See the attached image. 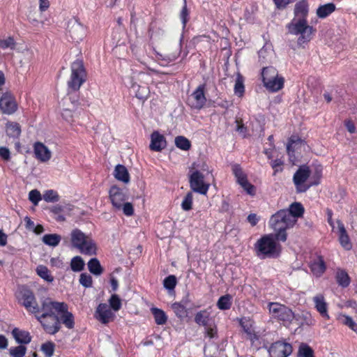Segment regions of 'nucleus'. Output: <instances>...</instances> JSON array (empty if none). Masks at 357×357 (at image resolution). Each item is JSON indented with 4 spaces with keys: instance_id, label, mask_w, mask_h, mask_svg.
Instances as JSON below:
<instances>
[{
    "instance_id": "nucleus-1",
    "label": "nucleus",
    "mask_w": 357,
    "mask_h": 357,
    "mask_svg": "<svg viewBox=\"0 0 357 357\" xmlns=\"http://www.w3.org/2000/svg\"><path fill=\"white\" fill-rule=\"evenodd\" d=\"M308 14V3L306 0H301L294 7V17L287 26L289 33L299 36L297 40L298 45L304 47L312 39L314 29L308 25L307 16Z\"/></svg>"
},
{
    "instance_id": "nucleus-2",
    "label": "nucleus",
    "mask_w": 357,
    "mask_h": 357,
    "mask_svg": "<svg viewBox=\"0 0 357 357\" xmlns=\"http://www.w3.org/2000/svg\"><path fill=\"white\" fill-rule=\"evenodd\" d=\"M211 174L206 162L198 159L189 167L188 180L190 188L192 192L206 195L211 184L207 182L206 177Z\"/></svg>"
},
{
    "instance_id": "nucleus-3",
    "label": "nucleus",
    "mask_w": 357,
    "mask_h": 357,
    "mask_svg": "<svg viewBox=\"0 0 357 357\" xmlns=\"http://www.w3.org/2000/svg\"><path fill=\"white\" fill-rule=\"evenodd\" d=\"M296 223L295 218L290 215L285 209L280 210L273 214L269 221L271 227L276 231L275 238L283 242L287 240L286 230L293 227Z\"/></svg>"
},
{
    "instance_id": "nucleus-4",
    "label": "nucleus",
    "mask_w": 357,
    "mask_h": 357,
    "mask_svg": "<svg viewBox=\"0 0 357 357\" xmlns=\"http://www.w3.org/2000/svg\"><path fill=\"white\" fill-rule=\"evenodd\" d=\"M70 236L73 247L77 248L82 253L88 255L96 254L97 246L91 236L77 229L71 231Z\"/></svg>"
},
{
    "instance_id": "nucleus-5",
    "label": "nucleus",
    "mask_w": 357,
    "mask_h": 357,
    "mask_svg": "<svg viewBox=\"0 0 357 357\" xmlns=\"http://www.w3.org/2000/svg\"><path fill=\"white\" fill-rule=\"evenodd\" d=\"M262 77L264 84L268 91L276 92L283 88L284 78L278 75L275 68L273 67L264 68Z\"/></svg>"
},
{
    "instance_id": "nucleus-6",
    "label": "nucleus",
    "mask_w": 357,
    "mask_h": 357,
    "mask_svg": "<svg viewBox=\"0 0 357 357\" xmlns=\"http://www.w3.org/2000/svg\"><path fill=\"white\" fill-rule=\"evenodd\" d=\"M278 247L273 234L262 236L256 243L258 255H263L268 257L277 255L279 253Z\"/></svg>"
},
{
    "instance_id": "nucleus-7",
    "label": "nucleus",
    "mask_w": 357,
    "mask_h": 357,
    "mask_svg": "<svg viewBox=\"0 0 357 357\" xmlns=\"http://www.w3.org/2000/svg\"><path fill=\"white\" fill-rule=\"evenodd\" d=\"M85 75L86 73L82 61L77 60L73 62L71 66L70 79L68 83V87L73 91L79 90L85 81Z\"/></svg>"
},
{
    "instance_id": "nucleus-8",
    "label": "nucleus",
    "mask_w": 357,
    "mask_h": 357,
    "mask_svg": "<svg viewBox=\"0 0 357 357\" xmlns=\"http://www.w3.org/2000/svg\"><path fill=\"white\" fill-rule=\"evenodd\" d=\"M269 312L274 319H277L285 324L290 323L294 314L288 307L279 303H271L268 305Z\"/></svg>"
},
{
    "instance_id": "nucleus-9",
    "label": "nucleus",
    "mask_w": 357,
    "mask_h": 357,
    "mask_svg": "<svg viewBox=\"0 0 357 357\" xmlns=\"http://www.w3.org/2000/svg\"><path fill=\"white\" fill-rule=\"evenodd\" d=\"M310 173L311 172L309 167L306 165L301 166L295 172L293 177V181L296 186L297 192H305L310 188V183H305L310 176Z\"/></svg>"
},
{
    "instance_id": "nucleus-10",
    "label": "nucleus",
    "mask_w": 357,
    "mask_h": 357,
    "mask_svg": "<svg viewBox=\"0 0 357 357\" xmlns=\"http://www.w3.org/2000/svg\"><path fill=\"white\" fill-rule=\"evenodd\" d=\"M36 317L47 333L54 335L59 331L61 324L58 314Z\"/></svg>"
},
{
    "instance_id": "nucleus-11",
    "label": "nucleus",
    "mask_w": 357,
    "mask_h": 357,
    "mask_svg": "<svg viewBox=\"0 0 357 357\" xmlns=\"http://www.w3.org/2000/svg\"><path fill=\"white\" fill-rule=\"evenodd\" d=\"M181 44L176 43L174 45H167L160 52H157V59L162 61L165 64L175 61L181 53Z\"/></svg>"
},
{
    "instance_id": "nucleus-12",
    "label": "nucleus",
    "mask_w": 357,
    "mask_h": 357,
    "mask_svg": "<svg viewBox=\"0 0 357 357\" xmlns=\"http://www.w3.org/2000/svg\"><path fill=\"white\" fill-rule=\"evenodd\" d=\"M18 108L14 96L10 92H5L0 98V110L3 114L10 115Z\"/></svg>"
},
{
    "instance_id": "nucleus-13",
    "label": "nucleus",
    "mask_w": 357,
    "mask_h": 357,
    "mask_svg": "<svg viewBox=\"0 0 357 357\" xmlns=\"http://www.w3.org/2000/svg\"><path fill=\"white\" fill-rule=\"evenodd\" d=\"M232 172L236 178L237 183L247 192L248 194H255V186L248 182L247 176L239 165H232Z\"/></svg>"
},
{
    "instance_id": "nucleus-14",
    "label": "nucleus",
    "mask_w": 357,
    "mask_h": 357,
    "mask_svg": "<svg viewBox=\"0 0 357 357\" xmlns=\"http://www.w3.org/2000/svg\"><path fill=\"white\" fill-rule=\"evenodd\" d=\"M62 307H65V303L53 301L51 298H45L43 303L41 307L40 308V316H49L58 314L60 313V310Z\"/></svg>"
},
{
    "instance_id": "nucleus-15",
    "label": "nucleus",
    "mask_w": 357,
    "mask_h": 357,
    "mask_svg": "<svg viewBox=\"0 0 357 357\" xmlns=\"http://www.w3.org/2000/svg\"><path fill=\"white\" fill-rule=\"evenodd\" d=\"M268 352L271 357H287L292 353V346L278 341L271 346Z\"/></svg>"
},
{
    "instance_id": "nucleus-16",
    "label": "nucleus",
    "mask_w": 357,
    "mask_h": 357,
    "mask_svg": "<svg viewBox=\"0 0 357 357\" xmlns=\"http://www.w3.org/2000/svg\"><path fill=\"white\" fill-rule=\"evenodd\" d=\"M68 31L72 39L77 43L82 41L86 36V28L76 20L68 22Z\"/></svg>"
},
{
    "instance_id": "nucleus-17",
    "label": "nucleus",
    "mask_w": 357,
    "mask_h": 357,
    "mask_svg": "<svg viewBox=\"0 0 357 357\" xmlns=\"http://www.w3.org/2000/svg\"><path fill=\"white\" fill-rule=\"evenodd\" d=\"M109 198L113 207L116 208L121 207V204L127 199L128 195L123 189L114 185L109 190Z\"/></svg>"
},
{
    "instance_id": "nucleus-18",
    "label": "nucleus",
    "mask_w": 357,
    "mask_h": 357,
    "mask_svg": "<svg viewBox=\"0 0 357 357\" xmlns=\"http://www.w3.org/2000/svg\"><path fill=\"white\" fill-rule=\"evenodd\" d=\"M115 317L110 307L106 303H100L96 311V318L102 324L112 321Z\"/></svg>"
},
{
    "instance_id": "nucleus-19",
    "label": "nucleus",
    "mask_w": 357,
    "mask_h": 357,
    "mask_svg": "<svg viewBox=\"0 0 357 357\" xmlns=\"http://www.w3.org/2000/svg\"><path fill=\"white\" fill-rule=\"evenodd\" d=\"M205 85H199L191 95V107L195 109H201L206 103V98L204 95Z\"/></svg>"
},
{
    "instance_id": "nucleus-20",
    "label": "nucleus",
    "mask_w": 357,
    "mask_h": 357,
    "mask_svg": "<svg viewBox=\"0 0 357 357\" xmlns=\"http://www.w3.org/2000/svg\"><path fill=\"white\" fill-rule=\"evenodd\" d=\"M33 152L37 160L42 162L49 161L52 157V152L41 142H36L33 144Z\"/></svg>"
},
{
    "instance_id": "nucleus-21",
    "label": "nucleus",
    "mask_w": 357,
    "mask_h": 357,
    "mask_svg": "<svg viewBox=\"0 0 357 357\" xmlns=\"http://www.w3.org/2000/svg\"><path fill=\"white\" fill-rule=\"evenodd\" d=\"M22 305L29 312L38 314L40 307L37 305L35 297L32 292L29 290H25L22 295Z\"/></svg>"
},
{
    "instance_id": "nucleus-22",
    "label": "nucleus",
    "mask_w": 357,
    "mask_h": 357,
    "mask_svg": "<svg viewBox=\"0 0 357 357\" xmlns=\"http://www.w3.org/2000/svg\"><path fill=\"white\" fill-rule=\"evenodd\" d=\"M167 146L165 137L160 134L158 131H154L151 135V143L149 148L153 151H161Z\"/></svg>"
},
{
    "instance_id": "nucleus-23",
    "label": "nucleus",
    "mask_w": 357,
    "mask_h": 357,
    "mask_svg": "<svg viewBox=\"0 0 357 357\" xmlns=\"http://www.w3.org/2000/svg\"><path fill=\"white\" fill-rule=\"evenodd\" d=\"M60 323L61 322L68 329H73L75 326L73 314L68 310V305L65 303V307H62L58 314Z\"/></svg>"
},
{
    "instance_id": "nucleus-24",
    "label": "nucleus",
    "mask_w": 357,
    "mask_h": 357,
    "mask_svg": "<svg viewBox=\"0 0 357 357\" xmlns=\"http://www.w3.org/2000/svg\"><path fill=\"white\" fill-rule=\"evenodd\" d=\"M337 227L339 230V241L341 245L347 250L352 248L351 243L350 242L349 237L347 233L344 225L340 220L337 221Z\"/></svg>"
},
{
    "instance_id": "nucleus-25",
    "label": "nucleus",
    "mask_w": 357,
    "mask_h": 357,
    "mask_svg": "<svg viewBox=\"0 0 357 357\" xmlns=\"http://www.w3.org/2000/svg\"><path fill=\"white\" fill-rule=\"evenodd\" d=\"M315 308L319 314L326 319H329L328 314V305L325 301L324 297L321 294H319L313 298Z\"/></svg>"
},
{
    "instance_id": "nucleus-26",
    "label": "nucleus",
    "mask_w": 357,
    "mask_h": 357,
    "mask_svg": "<svg viewBox=\"0 0 357 357\" xmlns=\"http://www.w3.org/2000/svg\"><path fill=\"white\" fill-rule=\"evenodd\" d=\"M12 335L15 341L20 344H27L31 341L30 333L18 328H15L12 331Z\"/></svg>"
},
{
    "instance_id": "nucleus-27",
    "label": "nucleus",
    "mask_w": 357,
    "mask_h": 357,
    "mask_svg": "<svg viewBox=\"0 0 357 357\" xmlns=\"http://www.w3.org/2000/svg\"><path fill=\"white\" fill-rule=\"evenodd\" d=\"M114 176L116 179L126 184L130 182V174L124 165H117L114 168Z\"/></svg>"
},
{
    "instance_id": "nucleus-28",
    "label": "nucleus",
    "mask_w": 357,
    "mask_h": 357,
    "mask_svg": "<svg viewBox=\"0 0 357 357\" xmlns=\"http://www.w3.org/2000/svg\"><path fill=\"white\" fill-rule=\"evenodd\" d=\"M151 312L153 315V318L156 324L165 325L167 323V316L162 310L158 307H151Z\"/></svg>"
},
{
    "instance_id": "nucleus-29",
    "label": "nucleus",
    "mask_w": 357,
    "mask_h": 357,
    "mask_svg": "<svg viewBox=\"0 0 357 357\" xmlns=\"http://www.w3.org/2000/svg\"><path fill=\"white\" fill-rule=\"evenodd\" d=\"M335 5L333 3H328L319 6L317 10V15L320 18H324L334 12Z\"/></svg>"
},
{
    "instance_id": "nucleus-30",
    "label": "nucleus",
    "mask_w": 357,
    "mask_h": 357,
    "mask_svg": "<svg viewBox=\"0 0 357 357\" xmlns=\"http://www.w3.org/2000/svg\"><path fill=\"white\" fill-rule=\"evenodd\" d=\"M311 271L317 276H320L326 269L324 261L321 257H319L318 259L312 263Z\"/></svg>"
},
{
    "instance_id": "nucleus-31",
    "label": "nucleus",
    "mask_w": 357,
    "mask_h": 357,
    "mask_svg": "<svg viewBox=\"0 0 357 357\" xmlns=\"http://www.w3.org/2000/svg\"><path fill=\"white\" fill-rule=\"evenodd\" d=\"M287 211L290 215H292L297 220L298 218L303 216L304 208L301 203L294 202L289 206V208Z\"/></svg>"
},
{
    "instance_id": "nucleus-32",
    "label": "nucleus",
    "mask_w": 357,
    "mask_h": 357,
    "mask_svg": "<svg viewBox=\"0 0 357 357\" xmlns=\"http://www.w3.org/2000/svg\"><path fill=\"white\" fill-rule=\"evenodd\" d=\"M61 239L60 235L56 234H45L43 236V242L50 246L55 247L59 245Z\"/></svg>"
},
{
    "instance_id": "nucleus-33",
    "label": "nucleus",
    "mask_w": 357,
    "mask_h": 357,
    "mask_svg": "<svg viewBox=\"0 0 357 357\" xmlns=\"http://www.w3.org/2000/svg\"><path fill=\"white\" fill-rule=\"evenodd\" d=\"M6 132L10 137L17 138L21 134L20 126L15 122L8 123L6 124Z\"/></svg>"
},
{
    "instance_id": "nucleus-34",
    "label": "nucleus",
    "mask_w": 357,
    "mask_h": 357,
    "mask_svg": "<svg viewBox=\"0 0 357 357\" xmlns=\"http://www.w3.org/2000/svg\"><path fill=\"white\" fill-rule=\"evenodd\" d=\"M88 268L89 271L96 275H100L103 271L100 261L96 258L91 259L88 262Z\"/></svg>"
},
{
    "instance_id": "nucleus-35",
    "label": "nucleus",
    "mask_w": 357,
    "mask_h": 357,
    "mask_svg": "<svg viewBox=\"0 0 357 357\" xmlns=\"http://www.w3.org/2000/svg\"><path fill=\"white\" fill-rule=\"evenodd\" d=\"M209 316L210 313L206 310H201L195 314V321L199 325L206 326L209 320Z\"/></svg>"
},
{
    "instance_id": "nucleus-36",
    "label": "nucleus",
    "mask_w": 357,
    "mask_h": 357,
    "mask_svg": "<svg viewBox=\"0 0 357 357\" xmlns=\"http://www.w3.org/2000/svg\"><path fill=\"white\" fill-rule=\"evenodd\" d=\"M243 82V77L239 73H238L236 75V83L234 86V93L239 97L243 96L244 93L245 89Z\"/></svg>"
},
{
    "instance_id": "nucleus-37",
    "label": "nucleus",
    "mask_w": 357,
    "mask_h": 357,
    "mask_svg": "<svg viewBox=\"0 0 357 357\" xmlns=\"http://www.w3.org/2000/svg\"><path fill=\"white\" fill-rule=\"evenodd\" d=\"M298 357H314L313 349L307 344L301 343L299 345Z\"/></svg>"
},
{
    "instance_id": "nucleus-38",
    "label": "nucleus",
    "mask_w": 357,
    "mask_h": 357,
    "mask_svg": "<svg viewBox=\"0 0 357 357\" xmlns=\"http://www.w3.org/2000/svg\"><path fill=\"white\" fill-rule=\"evenodd\" d=\"M337 283L343 287H347L350 283V279L347 272L343 270H338L336 273Z\"/></svg>"
},
{
    "instance_id": "nucleus-39",
    "label": "nucleus",
    "mask_w": 357,
    "mask_h": 357,
    "mask_svg": "<svg viewBox=\"0 0 357 357\" xmlns=\"http://www.w3.org/2000/svg\"><path fill=\"white\" fill-rule=\"evenodd\" d=\"M231 298L232 297L229 294L221 296L218 301L217 306L220 310L229 309L231 305Z\"/></svg>"
},
{
    "instance_id": "nucleus-40",
    "label": "nucleus",
    "mask_w": 357,
    "mask_h": 357,
    "mask_svg": "<svg viewBox=\"0 0 357 357\" xmlns=\"http://www.w3.org/2000/svg\"><path fill=\"white\" fill-rule=\"evenodd\" d=\"M322 167L321 165H317L315 169L314 172L311 176L310 181V185H317L320 183V180L322 176Z\"/></svg>"
},
{
    "instance_id": "nucleus-41",
    "label": "nucleus",
    "mask_w": 357,
    "mask_h": 357,
    "mask_svg": "<svg viewBox=\"0 0 357 357\" xmlns=\"http://www.w3.org/2000/svg\"><path fill=\"white\" fill-rule=\"evenodd\" d=\"M176 146L181 150L188 151L190 149V142L183 136H178L175 138Z\"/></svg>"
},
{
    "instance_id": "nucleus-42",
    "label": "nucleus",
    "mask_w": 357,
    "mask_h": 357,
    "mask_svg": "<svg viewBox=\"0 0 357 357\" xmlns=\"http://www.w3.org/2000/svg\"><path fill=\"white\" fill-rule=\"evenodd\" d=\"M84 262L81 257L77 256L71 259L70 267L73 271L79 272L83 270Z\"/></svg>"
},
{
    "instance_id": "nucleus-43",
    "label": "nucleus",
    "mask_w": 357,
    "mask_h": 357,
    "mask_svg": "<svg viewBox=\"0 0 357 357\" xmlns=\"http://www.w3.org/2000/svg\"><path fill=\"white\" fill-rule=\"evenodd\" d=\"M172 309L175 314L179 318H183L187 316L185 307L180 303H174L172 305Z\"/></svg>"
},
{
    "instance_id": "nucleus-44",
    "label": "nucleus",
    "mask_w": 357,
    "mask_h": 357,
    "mask_svg": "<svg viewBox=\"0 0 357 357\" xmlns=\"http://www.w3.org/2000/svg\"><path fill=\"white\" fill-rule=\"evenodd\" d=\"M75 108V105L71 104L69 107L63 108L61 112L63 119L68 122L72 123L73 121V112Z\"/></svg>"
},
{
    "instance_id": "nucleus-45",
    "label": "nucleus",
    "mask_w": 357,
    "mask_h": 357,
    "mask_svg": "<svg viewBox=\"0 0 357 357\" xmlns=\"http://www.w3.org/2000/svg\"><path fill=\"white\" fill-rule=\"evenodd\" d=\"M16 47V43L12 36H8L6 38L0 39V47L1 49L10 48V50H15Z\"/></svg>"
},
{
    "instance_id": "nucleus-46",
    "label": "nucleus",
    "mask_w": 357,
    "mask_h": 357,
    "mask_svg": "<svg viewBox=\"0 0 357 357\" xmlns=\"http://www.w3.org/2000/svg\"><path fill=\"white\" fill-rule=\"evenodd\" d=\"M38 275L47 282H52L53 277L50 274L47 268L45 266H38L36 268Z\"/></svg>"
},
{
    "instance_id": "nucleus-47",
    "label": "nucleus",
    "mask_w": 357,
    "mask_h": 357,
    "mask_svg": "<svg viewBox=\"0 0 357 357\" xmlns=\"http://www.w3.org/2000/svg\"><path fill=\"white\" fill-rule=\"evenodd\" d=\"M26 351V347L20 345L9 349V354L12 357H23Z\"/></svg>"
},
{
    "instance_id": "nucleus-48",
    "label": "nucleus",
    "mask_w": 357,
    "mask_h": 357,
    "mask_svg": "<svg viewBox=\"0 0 357 357\" xmlns=\"http://www.w3.org/2000/svg\"><path fill=\"white\" fill-rule=\"evenodd\" d=\"M302 142L303 141L300 138L297 137H291L289 139V143L287 146V151L288 154L291 155V153L294 152L296 146H298V144H301Z\"/></svg>"
},
{
    "instance_id": "nucleus-49",
    "label": "nucleus",
    "mask_w": 357,
    "mask_h": 357,
    "mask_svg": "<svg viewBox=\"0 0 357 357\" xmlns=\"http://www.w3.org/2000/svg\"><path fill=\"white\" fill-rule=\"evenodd\" d=\"M340 319L343 324L347 326L352 331L357 333V324L350 317L342 314L340 316Z\"/></svg>"
},
{
    "instance_id": "nucleus-50",
    "label": "nucleus",
    "mask_w": 357,
    "mask_h": 357,
    "mask_svg": "<svg viewBox=\"0 0 357 357\" xmlns=\"http://www.w3.org/2000/svg\"><path fill=\"white\" fill-rule=\"evenodd\" d=\"M109 303L112 310L119 311L121 307V300L116 294H112L109 299Z\"/></svg>"
},
{
    "instance_id": "nucleus-51",
    "label": "nucleus",
    "mask_w": 357,
    "mask_h": 357,
    "mask_svg": "<svg viewBox=\"0 0 357 357\" xmlns=\"http://www.w3.org/2000/svg\"><path fill=\"white\" fill-rule=\"evenodd\" d=\"M43 199L47 202H56L59 201V197L56 192L50 190L43 194Z\"/></svg>"
},
{
    "instance_id": "nucleus-52",
    "label": "nucleus",
    "mask_w": 357,
    "mask_h": 357,
    "mask_svg": "<svg viewBox=\"0 0 357 357\" xmlns=\"http://www.w3.org/2000/svg\"><path fill=\"white\" fill-rule=\"evenodd\" d=\"M192 191L188 192L181 204V207L184 211H190L192 208Z\"/></svg>"
},
{
    "instance_id": "nucleus-53",
    "label": "nucleus",
    "mask_w": 357,
    "mask_h": 357,
    "mask_svg": "<svg viewBox=\"0 0 357 357\" xmlns=\"http://www.w3.org/2000/svg\"><path fill=\"white\" fill-rule=\"evenodd\" d=\"M117 210H121L123 214L126 216H131L134 214V207L130 202H123L121 204V207L116 208Z\"/></svg>"
},
{
    "instance_id": "nucleus-54",
    "label": "nucleus",
    "mask_w": 357,
    "mask_h": 357,
    "mask_svg": "<svg viewBox=\"0 0 357 357\" xmlns=\"http://www.w3.org/2000/svg\"><path fill=\"white\" fill-rule=\"evenodd\" d=\"M300 317L302 319V326L306 325L310 326L315 324V320L312 318L311 314L307 312H302Z\"/></svg>"
},
{
    "instance_id": "nucleus-55",
    "label": "nucleus",
    "mask_w": 357,
    "mask_h": 357,
    "mask_svg": "<svg viewBox=\"0 0 357 357\" xmlns=\"http://www.w3.org/2000/svg\"><path fill=\"white\" fill-rule=\"evenodd\" d=\"M41 349L47 357H51L54 354V344L52 342H47L41 346Z\"/></svg>"
},
{
    "instance_id": "nucleus-56",
    "label": "nucleus",
    "mask_w": 357,
    "mask_h": 357,
    "mask_svg": "<svg viewBox=\"0 0 357 357\" xmlns=\"http://www.w3.org/2000/svg\"><path fill=\"white\" fill-rule=\"evenodd\" d=\"M79 282L84 287H90L92 285V278L87 273H82L79 278Z\"/></svg>"
},
{
    "instance_id": "nucleus-57",
    "label": "nucleus",
    "mask_w": 357,
    "mask_h": 357,
    "mask_svg": "<svg viewBox=\"0 0 357 357\" xmlns=\"http://www.w3.org/2000/svg\"><path fill=\"white\" fill-rule=\"evenodd\" d=\"M164 287L167 289H173L176 284V278L174 275H169L164 280Z\"/></svg>"
},
{
    "instance_id": "nucleus-58",
    "label": "nucleus",
    "mask_w": 357,
    "mask_h": 357,
    "mask_svg": "<svg viewBox=\"0 0 357 357\" xmlns=\"http://www.w3.org/2000/svg\"><path fill=\"white\" fill-rule=\"evenodd\" d=\"M29 199L34 205H37L42 197L38 190H32L29 192Z\"/></svg>"
},
{
    "instance_id": "nucleus-59",
    "label": "nucleus",
    "mask_w": 357,
    "mask_h": 357,
    "mask_svg": "<svg viewBox=\"0 0 357 357\" xmlns=\"http://www.w3.org/2000/svg\"><path fill=\"white\" fill-rule=\"evenodd\" d=\"M236 131L238 132L240 135H241L243 137H245L246 132H247V128L245 127L244 124L243 123V121L241 119H236Z\"/></svg>"
},
{
    "instance_id": "nucleus-60",
    "label": "nucleus",
    "mask_w": 357,
    "mask_h": 357,
    "mask_svg": "<svg viewBox=\"0 0 357 357\" xmlns=\"http://www.w3.org/2000/svg\"><path fill=\"white\" fill-rule=\"evenodd\" d=\"M284 162L281 159H276L271 163V167L274 169V175L278 172L282 171V165Z\"/></svg>"
},
{
    "instance_id": "nucleus-61",
    "label": "nucleus",
    "mask_w": 357,
    "mask_h": 357,
    "mask_svg": "<svg viewBox=\"0 0 357 357\" xmlns=\"http://www.w3.org/2000/svg\"><path fill=\"white\" fill-rule=\"evenodd\" d=\"M27 17L29 21L32 24H36L39 22L38 14L36 10H30Z\"/></svg>"
},
{
    "instance_id": "nucleus-62",
    "label": "nucleus",
    "mask_w": 357,
    "mask_h": 357,
    "mask_svg": "<svg viewBox=\"0 0 357 357\" xmlns=\"http://www.w3.org/2000/svg\"><path fill=\"white\" fill-rule=\"evenodd\" d=\"M149 93V91L146 87H140L136 92V96L139 99L146 98Z\"/></svg>"
},
{
    "instance_id": "nucleus-63",
    "label": "nucleus",
    "mask_w": 357,
    "mask_h": 357,
    "mask_svg": "<svg viewBox=\"0 0 357 357\" xmlns=\"http://www.w3.org/2000/svg\"><path fill=\"white\" fill-rule=\"evenodd\" d=\"M0 156L3 159L8 160L10 158V153L9 149L6 147H0Z\"/></svg>"
},
{
    "instance_id": "nucleus-64",
    "label": "nucleus",
    "mask_w": 357,
    "mask_h": 357,
    "mask_svg": "<svg viewBox=\"0 0 357 357\" xmlns=\"http://www.w3.org/2000/svg\"><path fill=\"white\" fill-rule=\"evenodd\" d=\"M344 125H345L347 130L350 133L356 132V126H355L354 123L351 120L346 121Z\"/></svg>"
}]
</instances>
